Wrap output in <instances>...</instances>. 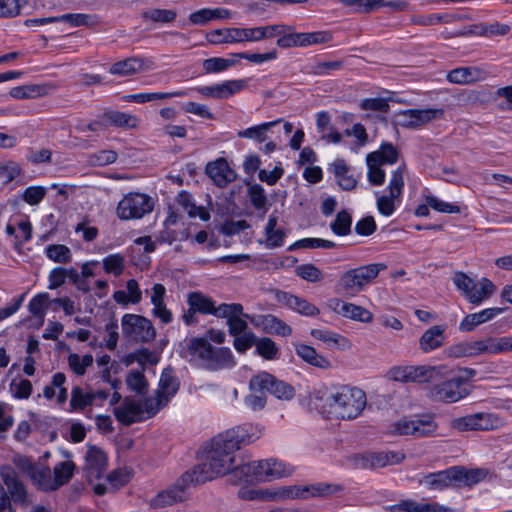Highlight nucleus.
Listing matches in <instances>:
<instances>
[{"label":"nucleus","mask_w":512,"mask_h":512,"mask_svg":"<svg viewBox=\"0 0 512 512\" xmlns=\"http://www.w3.org/2000/svg\"><path fill=\"white\" fill-rule=\"evenodd\" d=\"M230 445L219 434L205 450L203 461L187 471L196 484H202L231 472L233 476L234 453Z\"/></svg>","instance_id":"f257e3e1"},{"label":"nucleus","mask_w":512,"mask_h":512,"mask_svg":"<svg viewBox=\"0 0 512 512\" xmlns=\"http://www.w3.org/2000/svg\"><path fill=\"white\" fill-rule=\"evenodd\" d=\"M365 392L357 387L342 386L325 399V407L330 418L353 420L366 407Z\"/></svg>","instance_id":"f03ea898"},{"label":"nucleus","mask_w":512,"mask_h":512,"mask_svg":"<svg viewBox=\"0 0 512 512\" xmlns=\"http://www.w3.org/2000/svg\"><path fill=\"white\" fill-rule=\"evenodd\" d=\"M0 475L7 488L5 490L0 483V512H15L12 502L16 506L27 508L31 504V500L16 471L10 466H3Z\"/></svg>","instance_id":"7ed1b4c3"},{"label":"nucleus","mask_w":512,"mask_h":512,"mask_svg":"<svg viewBox=\"0 0 512 512\" xmlns=\"http://www.w3.org/2000/svg\"><path fill=\"white\" fill-rule=\"evenodd\" d=\"M387 269L385 263H372L346 271L339 280V284L348 294L361 292L371 284L381 271Z\"/></svg>","instance_id":"20e7f679"},{"label":"nucleus","mask_w":512,"mask_h":512,"mask_svg":"<svg viewBox=\"0 0 512 512\" xmlns=\"http://www.w3.org/2000/svg\"><path fill=\"white\" fill-rule=\"evenodd\" d=\"M438 424L429 414L414 417H402L390 426L389 433L399 436H413L415 438L429 437L436 433Z\"/></svg>","instance_id":"39448f33"},{"label":"nucleus","mask_w":512,"mask_h":512,"mask_svg":"<svg viewBox=\"0 0 512 512\" xmlns=\"http://www.w3.org/2000/svg\"><path fill=\"white\" fill-rule=\"evenodd\" d=\"M342 490L343 488L340 485L321 482L309 485H291L280 487L275 490L274 498L277 500H307L315 497H327Z\"/></svg>","instance_id":"423d86ee"},{"label":"nucleus","mask_w":512,"mask_h":512,"mask_svg":"<svg viewBox=\"0 0 512 512\" xmlns=\"http://www.w3.org/2000/svg\"><path fill=\"white\" fill-rule=\"evenodd\" d=\"M154 200L147 194L131 192L125 195L118 203L116 214L121 220L141 219L151 213Z\"/></svg>","instance_id":"0eeeda50"},{"label":"nucleus","mask_w":512,"mask_h":512,"mask_svg":"<svg viewBox=\"0 0 512 512\" xmlns=\"http://www.w3.org/2000/svg\"><path fill=\"white\" fill-rule=\"evenodd\" d=\"M121 327L124 337L129 341L148 343L156 337L152 322L142 315L125 314L121 320Z\"/></svg>","instance_id":"6e6552de"},{"label":"nucleus","mask_w":512,"mask_h":512,"mask_svg":"<svg viewBox=\"0 0 512 512\" xmlns=\"http://www.w3.org/2000/svg\"><path fill=\"white\" fill-rule=\"evenodd\" d=\"M249 389L251 392L267 391L280 400H291L295 395L293 386L268 372L254 375L249 381Z\"/></svg>","instance_id":"1a4fd4ad"},{"label":"nucleus","mask_w":512,"mask_h":512,"mask_svg":"<svg viewBox=\"0 0 512 512\" xmlns=\"http://www.w3.org/2000/svg\"><path fill=\"white\" fill-rule=\"evenodd\" d=\"M405 171L404 164L393 171L388 185L389 194L377 198V209L384 216H391L395 211V203L401 201Z\"/></svg>","instance_id":"9d476101"},{"label":"nucleus","mask_w":512,"mask_h":512,"mask_svg":"<svg viewBox=\"0 0 512 512\" xmlns=\"http://www.w3.org/2000/svg\"><path fill=\"white\" fill-rule=\"evenodd\" d=\"M468 394L469 390L462 376L434 384L429 389V397L432 400L445 403L457 402L465 398Z\"/></svg>","instance_id":"9b49d317"},{"label":"nucleus","mask_w":512,"mask_h":512,"mask_svg":"<svg viewBox=\"0 0 512 512\" xmlns=\"http://www.w3.org/2000/svg\"><path fill=\"white\" fill-rule=\"evenodd\" d=\"M196 484L188 472H185L173 485L160 491L150 500V506L154 509L165 508L182 502L185 499V490L188 486Z\"/></svg>","instance_id":"f8f14e48"},{"label":"nucleus","mask_w":512,"mask_h":512,"mask_svg":"<svg viewBox=\"0 0 512 512\" xmlns=\"http://www.w3.org/2000/svg\"><path fill=\"white\" fill-rule=\"evenodd\" d=\"M444 115L443 109H407L397 114L398 124L405 128H419L432 120L440 119Z\"/></svg>","instance_id":"ddd939ff"},{"label":"nucleus","mask_w":512,"mask_h":512,"mask_svg":"<svg viewBox=\"0 0 512 512\" xmlns=\"http://www.w3.org/2000/svg\"><path fill=\"white\" fill-rule=\"evenodd\" d=\"M254 27L252 28H226L216 29L207 35L212 44L240 43L244 41L256 42Z\"/></svg>","instance_id":"4468645a"},{"label":"nucleus","mask_w":512,"mask_h":512,"mask_svg":"<svg viewBox=\"0 0 512 512\" xmlns=\"http://www.w3.org/2000/svg\"><path fill=\"white\" fill-rule=\"evenodd\" d=\"M235 452L243 445L250 444L260 437V430L251 424L234 427L220 434Z\"/></svg>","instance_id":"2eb2a0df"},{"label":"nucleus","mask_w":512,"mask_h":512,"mask_svg":"<svg viewBox=\"0 0 512 512\" xmlns=\"http://www.w3.org/2000/svg\"><path fill=\"white\" fill-rule=\"evenodd\" d=\"M107 456L99 448L88 446L83 471L89 482L100 479L106 471Z\"/></svg>","instance_id":"dca6fc26"},{"label":"nucleus","mask_w":512,"mask_h":512,"mask_svg":"<svg viewBox=\"0 0 512 512\" xmlns=\"http://www.w3.org/2000/svg\"><path fill=\"white\" fill-rule=\"evenodd\" d=\"M181 346L180 356L189 358L190 362H194L202 367L205 360H207L212 344L206 338L193 337L185 340Z\"/></svg>","instance_id":"f3484780"},{"label":"nucleus","mask_w":512,"mask_h":512,"mask_svg":"<svg viewBox=\"0 0 512 512\" xmlns=\"http://www.w3.org/2000/svg\"><path fill=\"white\" fill-rule=\"evenodd\" d=\"M114 415L120 423L126 426L145 419L141 401L130 397H126L120 406L114 408Z\"/></svg>","instance_id":"a211bd4d"},{"label":"nucleus","mask_w":512,"mask_h":512,"mask_svg":"<svg viewBox=\"0 0 512 512\" xmlns=\"http://www.w3.org/2000/svg\"><path fill=\"white\" fill-rule=\"evenodd\" d=\"M153 67L154 61L150 58L130 57L112 64L109 72L118 76H130Z\"/></svg>","instance_id":"6ab92c4d"},{"label":"nucleus","mask_w":512,"mask_h":512,"mask_svg":"<svg viewBox=\"0 0 512 512\" xmlns=\"http://www.w3.org/2000/svg\"><path fill=\"white\" fill-rule=\"evenodd\" d=\"M251 324L268 334L280 335L283 337L292 334V328L283 320L272 314L257 315L250 318Z\"/></svg>","instance_id":"aec40b11"},{"label":"nucleus","mask_w":512,"mask_h":512,"mask_svg":"<svg viewBox=\"0 0 512 512\" xmlns=\"http://www.w3.org/2000/svg\"><path fill=\"white\" fill-rule=\"evenodd\" d=\"M275 298L279 303L304 316L312 317L318 315L320 312L315 305L308 302L306 299L285 291L275 290Z\"/></svg>","instance_id":"412c9836"},{"label":"nucleus","mask_w":512,"mask_h":512,"mask_svg":"<svg viewBox=\"0 0 512 512\" xmlns=\"http://www.w3.org/2000/svg\"><path fill=\"white\" fill-rule=\"evenodd\" d=\"M405 458L400 452H370L360 457L359 466L363 469L382 468L400 463Z\"/></svg>","instance_id":"4be33fe9"},{"label":"nucleus","mask_w":512,"mask_h":512,"mask_svg":"<svg viewBox=\"0 0 512 512\" xmlns=\"http://www.w3.org/2000/svg\"><path fill=\"white\" fill-rule=\"evenodd\" d=\"M245 86V80L240 79L228 80L212 86H203L196 90L205 97L225 99L243 90Z\"/></svg>","instance_id":"5701e85b"},{"label":"nucleus","mask_w":512,"mask_h":512,"mask_svg":"<svg viewBox=\"0 0 512 512\" xmlns=\"http://www.w3.org/2000/svg\"><path fill=\"white\" fill-rule=\"evenodd\" d=\"M263 462H265V460L251 461L237 465L233 470V478L246 484L266 482V479L262 478L260 475L258 476V474L265 473L266 467L263 465Z\"/></svg>","instance_id":"b1692460"},{"label":"nucleus","mask_w":512,"mask_h":512,"mask_svg":"<svg viewBox=\"0 0 512 512\" xmlns=\"http://www.w3.org/2000/svg\"><path fill=\"white\" fill-rule=\"evenodd\" d=\"M234 365V356L229 348H215L212 346L202 368L208 371H218L232 368Z\"/></svg>","instance_id":"393cba45"},{"label":"nucleus","mask_w":512,"mask_h":512,"mask_svg":"<svg viewBox=\"0 0 512 512\" xmlns=\"http://www.w3.org/2000/svg\"><path fill=\"white\" fill-rule=\"evenodd\" d=\"M207 175L218 187H226L236 179L235 172L229 167L227 161L223 158L210 162L206 166Z\"/></svg>","instance_id":"a878e982"},{"label":"nucleus","mask_w":512,"mask_h":512,"mask_svg":"<svg viewBox=\"0 0 512 512\" xmlns=\"http://www.w3.org/2000/svg\"><path fill=\"white\" fill-rule=\"evenodd\" d=\"M331 307L336 313L355 321L369 323L373 319V314L369 310L353 303L334 299Z\"/></svg>","instance_id":"bb28decb"},{"label":"nucleus","mask_w":512,"mask_h":512,"mask_svg":"<svg viewBox=\"0 0 512 512\" xmlns=\"http://www.w3.org/2000/svg\"><path fill=\"white\" fill-rule=\"evenodd\" d=\"M462 470L459 467H452L447 470L430 473L426 475L421 483H424L429 489L441 490L451 485L453 481L461 478Z\"/></svg>","instance_id":"cd10ccee"},{"label":"nucleus","mask_w":512,"mask_h":512,"mask_svg":"<svg viewBox=\"0 0 512 512\" xmlns=\"http://www.w3.org/2000/svg\"><path fill=\"white\" fill-rule=\"evenodd\" d=\"M486 72L479 67H459L451 70L447 74V80L450 83L466 85L484 80Z\"/></svg>","instance_id":"c85d7f7f"},{"label":"nucleus","mask_w":512,"mask_h":512,"mask_svg":"<svg viewBox=\"0 0 512 512\" xmlns=\"http://www.w3.org/2000/svg\"><path fill=\"white\" fill-rule=\"evenodd\" d=\"M504 311L503 308L493 307L487 308L477 313L466 315L459 324L461 332L473 331L477 326L492 320Z\"/></svg>","instance_id":"c756f323"},{"label":"nucleus","mask_w":512,"mask_h":512,"mask_svg":"<svg viewBox=\"0 0 512 512\" xmlns=\"http://www.w3.org/2000/svg\"><path fill=\"white\" fill-rule=\"evenodd\" d=\"M331 171L333 172L338 185L343 190H353L357 185V177L354 175L350 166H348L343 159L335 160L331 165Z\"/></svg>","instance_id":"7c9ffc66"},{"label":"nucleus","mask_w":512,"mask_h":512,"mask_svg":"<svg viewBox=\"0 0 512 512\" xmlns=\"http://www.w3.org/2000/svg\"><path fill=\"white\" fill-rule=\"evenodd\" d=\"M496 291V286L488 278H482L478 283L474 281L471 288L465 295L467 300L472 304H480L485 299L491 297Z\"/></svg>","instance_id":"2f4dec72"},{"label":"nucleus","mask_w":512,"mask_h":512,"mask_svg":"<svg viewBox=\"0 0 512 512\" xmlns=\"http://www.w3.org/2000/svg\"><path fill=\"white\" fill-rule=\"evenodd\" d=\"M409 382L432 383L441 379V370L431 366H409Z\"/></svg>","instance_id":"473e14b6"},{"label":"nucleus","mask_w":512,"mask_h":512,"mask_svg":"<svg viewBox=\"0 0 512 512\" xmlns=\"http://www.w3.org/2000/svg\"><path fill=\"white\" fill-rule=\"evenodd\" d=\"M444 331V327L440 325L432 326L426 330L419 340L420 348L424 352H429L441 347L445 339Z\"/></svg>","instance_id":"72a5a7b5"},{"label":"nucleus","mask_w":512,"mask_h":512,"mask_svg":"<svg viewBox=\"0 0 512 512\" xmlns=\"http://www.w3.org/2000/svg\"><path fill=\"white\" fill-rule=\"evenodd\" d=\"M277 222L278 217L274 214H271L265 227V245L269 249L281 247L284 244L286 231L282 228L277 229Z\"/></svg>","instance_id":"f704fd0d"},{"label":"nucleus","mask_w":512,"mask_h":512,"mask_svg":"<svg viewBox=\"0 0 512 512\" xmlns=\"http://www.w3.org/2000/svg\"><path fill=\"white\" fill-rule=\"evenodd\" d=\"M296 354L302 358L305 362L321 369L331 368V362L324 356L318 354L316 350L305 344L295 345Z\"/></svg>","instance_id":"c9c22d12"},{"label":"nucleus","mask_w":512,"mask_h":512,"mask_svg":"<svg viewBox=\"0 0 512 512\" xmlns=\"http://www.w3.org/2000/svg\"><path fill=\"white\" fill-rule=\"evenodd\" d=\"M263 465L266 467L265 473L259 475L266 479V481H272L282 477L290 476L294 470L292 466L276 459H267L265 462H263Z\"/></svg>","instance_id":"e433bc0d"},{"label":"nucleus","mask_w":512,"mask_h":512,"mask_svg":"<svg viewBox=\"0 0 512 512\" xmlns=\"http://www.w3.org/2000/svg\"><path fill=\"white\" fill-rule=\"evenodd\" d=\"M29 478L37 489L45 492L54 491L51 469L48 466L37 464Z\"/></svg>","instance_id":"4c0bfd02"},{"label":"nucleus","mask_w":512,"mask_h":512,"mask_svg":"<svg viewBox=\"0 0 512 512\" xmlns=\"http://www.w3.org/2000/svg\"><path fill=\"white\" fill-rule=\"evenodd\" d=\"M178 388L179 383L173 375V370L171 368L164 369L160 377L157 394L164 399V402H168L177 392Z\"/></svg>","instance_id":"58836bf2"},{"label":"nucleus","mask_w":512,"mask_h":512,"mask_svg":"<svg viewBox=\"0 0 512 512\" xmlns=\"http://www.w3.org/2000/svg\"><path fill=\"white\" fill-rule=\"evenodd\" d=\"M230 15L227 9L216 8L209 9L203 8L190 14L189 20L194 25H205L214 19H225Z\"/></svg>","instance_id":"ea45409f"},{"label":"nucleus","mask_w":512,"mask_h":512,"mask_svg":"<svg viewBox=\"0 0 512 512\" xmlns=\"http://www.w3.org/2000/svg\"><path fill=\"white\" fill-rule=\"evenodd\" d=\"M177 203L183 207L190 217L198 216L203 221L210 219V213L201 206H196L192 200L191 194L186 191H181L177 197Z\"/></svg>","instance_id":"a19ab883"},{"label":"nucleus","mask_w":512,"mask_h":512,"mask_svg":"<svg viewBox=\"0 0 512 512\" xmlns=\"http://www.w3.org/2000/svg\"><path fill=\"white\" fill-rule=\"evenodd\" d=\"M214 303L215 301L211 297L198 291L189 293L187 297L188 306L204 315L212 314Z\"/></svg>","instance_id":"79ce46f5"},{"label":"nucleus","mask_w":512,"mask_h":512,"mask_svg":"<svg viewBox=\"0 0 512 512\" xmlns=\"http://www.w3.org/2000/svg\"><path fill=\"white\" fill-rule=\"evenodd\" d=\"M76 466L72 461H64L55 465L52 476L54 491L65 485L73 477Z\"/></svg>","instance_id":"37998d69"},{"label":"nucleus","mask_w":512,"mask_h":512,"mask_svg":"<svg viewBox=\"0 0 512 512\" xmlns=\"http://www.w3.org/2000/svg\"><path fill=\"white\" fill-rule=\"evenodd\" d=\"M281 121V119H278L275 121L262 123L260 125L239 131L237 135L240 138L254 139L257 142L262 143L267 140V132L270 130V128L279 124Z\"/></svg>","instance_id":"c03bdc74"},{"label":"nucleus","mask_w":512,"mask_h":512,"mask_svg":"<svg viewBox=\"0 0 512 512\" xmlns=\"http://www.w3.org/2000/svg\"><path fill=\"white\" fill-rule=\"evenodd\" d=\"M47 94V87L42 85H24L14 87L10 90V96L15 99H30L42 97Z\"/></svg>","instance_id":"a18cd8bd"},{"label":"nucleus","mask_w":512,"mask_h":512,"mask_svg":"<svg viewBox=\"0 0 512 512\" xmlns=\"http://www.w3.org/2000/svg\"><path fill=\"white\" fill-rule=\"evenodd\" d=\"M375 154H368L366 162L368 166V181L371 185L380 186L385 182V171L381 168L382 164L376 160Z\"/></svg>","instance_id":"49530a36"},{"label":"nucleus","mask_w":512,"mask_h":512,"mask_svg":"<svg viewBox=\"0 0 512 512\" xmlns=\"http://www.w3.org/2000/svg\"><path fill=\"white\" fill-rule=\"evenodd\" d=\"M247 193L254 208L258 211H263L260 218H264V214L267 211V196L264 188L260 184H250L248 185Z\"/></svg>","instance_id":"de8ad7c7"},{"label":"nucleus","mask_w":512,"mask_h":512,"mask_svg":"<svg viewBox=\"0 0 512 512\" xmlns=\"http://www.w3.org/2000/svg\"><path fill=\"white\" fill-rule=\"evenodd\" d=\"M352 216L346 211L342 210L337 213L336 218L330 224V228L335 235L346 236L351 233Z\"/></svg>","instance_id":"09e8293b"},{"label":"nucleus","mask_w":512,"mask_h":512,"mask_svg":"<svg viewBox=\"0 0 512 512\" xmlns=\"http://www.w3.org/2000/svg\"><path fill=\"white\" fill-rule=\"evenodd\" d=\"M103 118L116 127L133 128L137 123L136 117L120 111H107Z\"/></svg>","instance_id":"8fccbe9b"},{"label":"nucleus","mask_w":512,"mask_h":512,"mask_svg":"<svg viewBox=\"0 0 512 512\" xmlns=\"http://www.w3.org/2000/svg\"><path fill=\"white\" fill-rule=\"evenodd\" d=\"M45 252L46 256L56 263L67 264L72 259L71 250L63 244L48 245Z\"/></svg>","instance_id":"3c124183"},{"label":"nucleus","mask_w":512,"mask_h":512,"mask_svg":"<svg viewBox=\"0 0 512 512\" xmlns=\"http://www.w3.org/2000/svg\"><path fill=\"white\" fill-rule=\"evenodd\" d=\"M477 431L495 430L504 426V420L494 413H476Z\"/></svg>","instance_id":"603ef678"},{"label":"nucleus","mask_w":512,"mask_h":512,"mask_svg":"<svg viewBox=\"0 0 512 512\" xmlns=\"http://www.w3.org/2000/svg\"><path fill=\"white\" fill-rule=\"evenodd\" d=\"M292 27L287 25H281V24H274V25H266V26H259L254 27V33H255V40L260 41L263 39L272 38L275 36L280 37L283 33L287 31H291Z\"/></svg>","instance_id":"864d4df0"},{"label":"nucleus","mask_w":512,"mask_h":512,"mask_svg":"<svg viewBox=\"0 0 512 512\" xmlns=\"http://www.w3.org/2000/svg\"><path fill=\"white\" fill-rule=\"evenodd\" d=\"M467 16H462L458 14H431L428 16H419L413 19V22L419 25L429 26L434 25L440 22L450 23L453 21H460L462 19H467Z\"/></svg>","instance_id":"5fc2aeb1"},{"label":"nucleus","mask_w":512,"mask_h":512,"mask_svg":"<svg viewBox=\"0 0 512 512\" xmlns=\"http://www.w3.org/2000/svg\"><path fill=\"white\" fill-rule=\"evenodd\" d=\"M126 384L128 388L140 395L147 392L148 382L142 371L131 370L126 377Z\"/></svg>","instance_id":"6e6d98bb"},{"label":"nucleus","mask_w":512,"mask_h":512,"mask_svg":"<svg viewBox=\"0 0 512 512\" xmlns=\"http://www.w3.org/2000/svg\"><path fill=\"white\" fill-rule=\"evenodd\" d=\"M256 352L266 360H273L278 356V346L276 343L268 337L256 339Z\"/></svg>","instance_id":"4d7b16f0"},{"label":"nucleus","mask_w":512,"mask_h":512,"mask_svg":"<svg viewBox=\"0 0 512 512\" xmlns=\"http://www.w3.org/2000/svg\"><path fill=\"white\" fill-rule=\"evenodd\" d=\"M185 91H176L171 93H139V94H133L126 96V100L130 102H136V103H145L157 99H165V98H171V97H182L185 96Z\"/></svg>","instance_id":"13d9d810"},{"label":"nucleus","mask_w":512,"mask_h":512,"mask_svg":"<svg viewBox=\"0 0 512 512\" xmlns=\"http://www.w3.org/2000/svg\"><path fill=\"white\" fill-rule=\"evenodd\" d=\"M48 302H49V294L48 293H40V294H37L36 296H34L28 304L29 312L33 316L39 318L41 320V323H43V321H44V316H45L46 309L48 307Z\"/></svg>","instance_id":"bf43d9fd"},{"label":"nucleus","mask_w":512,"mask_h":512,"mask_svg":"<svg viewBox=\"0 0 512 512\" xmlns=\"http://www.w3.org/2000/svg\"><path fill=\"white\" fill-rule=\"evenodd\" d=\"M93 404V395L90 392L85 393L82 388L74 387L71 391L70 406L74 410H84L87 406Z\"/></svg>","instance_id":"052dcab7"},{"label":"nucleus","mask_w":512,"mask_h":512,"mask_svg":"<svg viewBox=\"0 0 512 512\" xmlns=\"http://www.w3.org/2000/svg\"><path fill=\"white\" fill-rule=\"evenodd\" d=\"M370 154H375L374 156H377L376 160L382 165L396 163L399 156L397 148L391 143H383L379 150L371 152Z\"/></svg>","instance_id":"680f3d73"},{"label":"nucleus","mask_w":512,"mask_h":512,"mask_svg":"<svg viewBox=\"0 0 512 512\" xmlns=\"http://www.w3.org/2000/svg\"><path fill=\"white\" fill-rule=\"evenodd\" d=\"M336 247V243L330 240H325L321 238H303L298 240L293 245L289 247V250H293L295 248H323V249H332Z\"/></svg>","instance_id":"e2e57ef3"},{"label":"nucleus","mask_w":512,"mask_h":512,"mask_svg":"<svg viewBox=\"0 0 512 512\" xmlns=\"http://www.w3.org/2000/svg\"><path fill=\"white\" fill-rule=\"evenodd\" d=\"M103 268L106 273L119 276L125 268V259L121 254H111L103 259Z\"/></svg>","instance_id":"0e129e2a"},{"label":"nucleus","mask_w":512,"mask_h":512,"mask_svg":"<svg viewBox=\"0 0 512 512\" xmlns=\"http://www.w3.org/2000/svg\"><path fill=\"white\" fill-rule=\"evenodd\" d=\"M118 154L114 150H100L88 156L91 166H106L116 162Z\"/></svg>","instance_id":"69168bd1"},{"label":"nucleus","mask_w":512,"mask_h":512,"mask_svg":"<svg viewBox=\"0 0 512 512\" xmlns=\"http://www.w3.org/2000/svg\"><path fill=\"white\" fill-rule=\"evenodd\" d=\"M298 277L308 282H319L323 279L322 271L313 264H302L295 268Z\"/></svg>","instance_id":"338daca9"},{"label":"nucleus","mask_w":512,"mask_h":512,"mask_svg":"<svg viewBox=\"0 0 512 512\" xmlns=\"http://www.w3.org/2000/svg\"><path fill=\"white\" fill-rule=\"evenodd\" d=\"M235 60L221 57H212L204 60L203 68L206 73H219L235 64Z\"/></svg>","instance_id":"774afa93"}]
</instances>
